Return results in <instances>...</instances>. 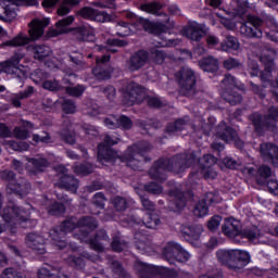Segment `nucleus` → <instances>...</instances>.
Wrapping results in <instances>:
<instances>
[{
    "label": "nucleus",
    "mask_w": 278,
    "mask_h": 278,
    "mask_svg": "<svg viewBox=\"0 0 278 278\" xmlns=\"http://www.w3.org/2000/svg\"><path fill=\"white\" fill-rule=\"evenodd\" d=\"M222 229L227 238H238L240 236L247 238L252 244H266L268 242V237L260 228L254 226L242 231V224L233 217L225 219Z\"/></svg>",
    "instance_id": "1"
},
{
    "label": "nucleus",
    "mask_w": 278,
    "mask_h": 278,
    "mask_svg": "<svg viewBox=\"0 0 278 278\" xmlns=\"http://www.w3.org/2000/svg\"><path fill=\"white\" fill-rule=\"evenodd\" d=\"M97 227V220L92 217H85L79 220L78 227L76 229H80L81 233L78 235L79 240L81 242H88L90 247L94 251H103V243H101V240H105V232L101 231V236H97L94 239H90L88 237V233L86 232L87 229H96Z\"/></svg>",
    "instance_id": "2"
},
{
    "label": "nucleus",
    "mask_w": 278,
    "mask_h": 278,
    "mask_svg": "<svg viewBox=\"0 0 278 278\" xmlns=\"http://www.w3.org/2000/svg\"><path fill=\"white\" fill-rule=\"evenodd\" d=\"M222 88H225V90L222 92V97L226 101H228L230 105H238V103L242 101V96H240V93H237V92L231 93L232 88H238V90H244V85L236 80L233 76L226 75L222 81Z\"/></svg>",
    "instance_id": "3"
},
{
    "label": "nucleus",
    "mask_w": 278,
    "mask_h": 278,
    "mask_svg": "<svg viewBox=\"0 0 278 278\" xmlns=\"http://www.w3.org/2000/svg\"><path fill=\"white\" fill-rule=\"evenodd\" d=\"M27 210H29V206L26 210L9 207L4 208L0 214L5 223H18L22 227L27 228L31 227V220L27 219V216H29Z\"/></svg>",
    "instance_id": "4"
},
{
    "label": "nucleus",
    "mask_w": 278,
    "mask_h": 278,
    "mask_svg": "<svg viewBox=\"0 0 278 278\" xmlns=\"http://www.w3.org/2000/svg\"><path fill=\"white\" fill-rule=\"evenodd\" d=\"M125 105H134V103H141L147 97V91L136 83H129L122 89Z\"/></svg>",
    "instance_id": "5"
},
{
    "label": "nucleus",
    "mask_w": 278,
    "mask_h": 278,
    "mask_svg": "<svg viewBox=\"0 0 278 278\" xmlns=\"http://www.w3.org/2000/svg\"><path fill=\"white\" fill-rule=\"evenodd\" d=\"M118 139H112L110 136H106L104 139V143H100L98 146V160L101 164H114L116 159L118 157V153L114 152V150L110 149L112 144H117Z\"/></svg>",
    "instance_id": "6"
},
{
    "label": "nucleus",
    "mask_w": 278,
    "mask_h": 278,
    "mask_svg": "<svg viewBox=\"0 0 278 278\" xmlns=\"http://www.w3.org/2000/svg\"><path fill=\"white\" fill-rule=\"evenodd\" d=\"M21 60H23V54H14L11 60L0 63V71L8 75H16L20 78L26 77L27 72L23 65H20Z\"/></svg>",
    "instance_id": "7"
},
{
    "label": "nucleus",
    "mask_w": 278,
    "mask_h": 278,
    "mask_svg": "<svg viewBox=\"0 0 278 278\" xmlns=\"http://www.w3.org/2000/svg\"><path fill=\"white\" fill-rule=\"evenodd\" d=\"M18 5H38L37 0H0V18H3V14L10 18L16 16V8Z\"/></svg>",
    "instance_id": "8"
},
{
    "label": "nucleus",
    "mask_w": 278,
    "mask_h": 278,
    "mask_svg": "<svg viewBox=\"0 0 278 278\" xmlns=\"http://www.w3.org/2000/svg\"><path fill=\"white\" fill-rule=\"evenodd\" d=\"M251 121L256 131H260V127H267V129L275 131V127H277V123H278V109L277 108L270 109L269 116L264 119L262 118V115L254 113L251 116Z\"/></svg>",
    "instance_id": "9"
},
{
    "label": "nucleus",
    "mask_w": 278,
    "mask_h": 278,
    "mask_svg": "<svg viewBox=\"0 0 278 278\" xmlns=\"http://www.w3.org/2000/svg\"><path fill=\"white\" fill-rule=\"evenodd\" d=\"M163 255L170 263H173V260L177 262H188L190 260V253L176 242H168L163 250Z\"/></svg>",
    "instance_id": "10"
},
{
    "label": "nucleus",
    "mask_w": 278,
    "mask_h": 278,
    "mask_svg": "<svg viewBox=\"0 0 278 278\" xmlns=\"http://www.w3.org/2000/svg\"><path fill=\"white\" fill-rule=\"evenodd\" d=\"M262 21L257 17H249V21L241 24L240 34L247 38H262V30L260 29Z\"/></svg>",
    "instance_id": "11"
},
{
    "label": "nucleus",
    "mask_w": 278,
    "mask_h": 278,
    "mask_svg": "<svg viewBox=\"0 0 278 278\" xmlns=\"http://www.w3.org/2000/svg\"><path fill=\"white\" fill-rule=\"evenodd\" d=\"M217 135L225 142H233V144L238 149H242V141L240 140V138H238V132H236V130L227 127V124H225V122H222L219 124V126L217 128Z\"/></svg>",
    "instance_id": "12"
},
{
    "label": "nucleus",
    "mask_w": 278,
    "mask_h": 278,
    "mask_svg": "<svg viewBox=\"0 0 278 278\" xmlns=\"http://www.w3.org/2000/svg\"><path fill=\"white\" fill-rule=\"evenodd\" d=\"M179 86L185 90H192L194 84H197V76L190 67H184L177 75Z\"/></svg>",
    "instance_id": "13"
},
{
    "label": "nucleus",
    "mask_w": 278,
    "mask_h": 278,
    "mask_svg": "<svg viewBox=\"0 0 278 278\" xmlns=\"http://www.w3.org/2000/svg\"><path fill=\"white\" fill-rule=\"evenodd\" d=\"M242 14V11L240 9H237L235 12H227L225 10H219V12H215V15L217 16L218 21L226 27V29L233 30L236 29V21L231 20V16L233 18H238Z\"/></svg>",
    "instance_id": "14"
},
{
    "label": "nucleus",
    "mask_w": 278,
    "mask_h": 278,
    "mask_svg": "<svg viewBox=\"0 0 278 278\" xmlns=\"http://www.w3.org/2000/svg\"><path fill=\"white\" fill-rule=\"evenodd\" d=\"M2 179H5L7 181H9L8 190H10L11 192H15V194H20V195L27 194V190H29V185L27 184L16 185V180L14 179V173L10 170H4L2 173Z\"/></svg>",
    "instance_id": "15"
},
{
    "label": "nucleus",
    "mask_w": 278,
    "mask_h": 278,
    "mask_svg": "<svg viewBox=\"0 0 278 278\" xmlns=\"http://www.w3.org/2000/svg\"><path fill=\"white\" fill-rule=\"evenodd\" d=\"M142 146L135 144L126 151V154L123 157H119L121 162H125L131 168H136V164L140 157H142Z\"/></svg>",
    "instance_id": "16"
},
{
    "label": "nucleus",
    "mask_w": 278,
    "mask_h": 278,
    "mask_svg": "<svg viewBox=\"0 0 278 278\" xmlns=\"http://www.w3.org/2000/svg\"><path fill=\"white\" fill-rule=\"evenodd\" d=\"M219 202H220V199L218 198V195L214 194L213 192L207 193L205 201H201L195 205L193 210L194 216H197L198 218H203V216H207V212H208L207 204L219 203Z\"/></svg>",
    "instance_id": "17"
},
{
    "label": "nucleus",
    "mask_w": 278,
    "mask_h": 278,
    "mask_svg": "<svg viewBox=\"0 0 278 278\" xmlns=\"http://www.w3.org/2000/svg\"><path fill=\"white\" fill-rule=\"evenodd\" d=\"M261 155L267 162H271L278 168V148L273 143H263L261 146Z\"/></svg>",
    "instance_id": "18"
},
{
    "label": "nucleus",
    "mask_w": 278,
    "mask_h": 278,
    "mask_svg": "<svg viewBox=\"0 0 278 278\" xmlns=\"http://www.w3.org/2000/svg\"><path fill=\"white\" fill-rule=\"evenodd\" d=\"M56 170L63 173L59 186L61 188H66V190H70V192H77V188H79V181H77L75 177L64 174L66 173V168H64V166H59Z\"/></svg>",
    "instance_id": "19"
},
{
    "label": "nucleus",
    "mask_w": 278,
    "mask_h": 278,
    "mask_svg": "<svg viewBox=\"0 0 278 278\" xmlns=\"http://www.w3.org/2000/svg\"><path fill=\"white\" fill-rule=\"evenodd\" d=\"M49 23L50 20L47 17H43L41 20H34L30 23V28L28 30L30 38L33 40H38V38H40V36L45 34V27H47Z\"/></svg>",
    "instance_id": "20"
},
{
    "label": "nucleus",
    "mask_w": 278,
    "mask_h": 278,
    "mask_svg": "<svg viewBox=\"0 0 278 278\" xmlns=\"http://www.w3.org/2000/svg\"><path fill=\"white\" fill-rule=\"evenodd\" d=\"M217 160L212 154H206L203 156V159L200 161V164L202 166V175L206 179H214L216 177V172H213L211 168L216 164Z\"/></svg>",
    "instance_id": "21"
},
{
    "label": "nucleus",
    "mask_w": 278,
    "mask_h": 278,
    "mask_svg": "<svg viewBox=\"0 0 278 278\" xmlns=\"http://www.w3.org/2000/svg\"><path fill=\"white\" fill-rule=\"evenodd\" d=\"M206 31L205 25L193 22L186 28L185 35L190 40H199L205 36Z\"/></svg>",
    "instance_id": "22"
},
{
    "label": "nucleus",
    "mask_w": 278,
    "mask_h": 278,
    "mask_svg": "<svg viewBox=\"0 0 278 278\" xmlns=\"http://www.w3.org/2000/svg\"><path fill=\"white\" fill-rule=\"evenodd\" d=\"M26 243L27 245L36 251L39 255H45V238L36 235V233H29L26 237Z\"/></svg>",
    "instance_id": "23"
},
{
    "label": "nucleus",
    "mask_w": 278,
    "mask_h": 278,
    "mask_svg": "<svg viewBox=\"0 0 278 278\" xmlns=\"http://www.w3.org/2000/svg\"><path fill=\"white\" fill-rule=\"evenodd\" d=\"M104 125L109 129H116V127H124V129H129L131 127V119L127 116H111L104 121Z\"/></svg>",
    "instance_id": "24"
},
{
    "label": "nucleus",
    "mask_w": 278,
    "mask_h": 278,
    "mask_svg": "<svg viewBox=\"0 0 278 278\" xmlns=\"http://www.w3.org/2000/svg\"><path fill=\"white\" fill-rule=\"evenodd\" d=\"M62 229L63 231L60 233L53 231L50 235L51 240L53 241L55 247H58L59 249H64V247H66V241L60 240V237L64 236V233L68 231H73V229H75V226L73 225V222H65L62 226Z\"/></svg>",
    "instance_id": "25"
},
{
    "label": "nucleus",
    "mask_w": 278,
    "mask_h": 278,
    "mask_svg": "<svg viewBox=\"0 0 278 278\" xmlns=\"http://www.w3.org/2000/svg\"><path fill=\"white\" fill-rule=\"evenodd\" d=\"M86 260H91V262H97V256H87L81 257V255L77 252L71 254L67 258V264L73 266L74 268H84L86 266Z\"/></svg>",
    "instance_id": "26"
},
{
    "label": "nucleus",
    "mask_w": 278,
    "mask_h": 278,
    "mask_svg": "<svg viewBox=\"0 0 278 278\" xmlns=\"http://www.w3.org/2000/svg\"><path fill=\"white\" fill-rule=\"evenodd\" d=\"M73 21H75V17L67 16L66 18L56 22V29L50 30L48 36L53 38L60 36V34H66L68 31V25H72Z\"/></svg>",
    "instance_id": "27"
},
{
    "label": "nucleus",
    "mask_w": 278,
    "mask_h": 278,
    "mask_svg": "<svg viewBox=\"0 0 278 278\" xmlns=\"http://www.w3.org/2000/svg\"><path fill=\"white\" fill-rule=\"evenodd\" d=\"M96 62L98 66L92 71L94 77L98 79H110V72L103 71L101 68V64H105V62H110V55H103L102 58H97Z\"/></svg>",
    "instance_id": "28"
},
{
    "label": "nucleus",
    "mask_w": 278,
    "mask_h": 278,
    "mask_svg": "<svg viewBox=\"0 0 278 278\" xmlns=\"http://www.w3.org/2000/svg\"><path fill=\"white\" fill-rule=\"evenodd\" d=\"M149 59V55L144 51H139L132 58L130 59V68L131 71H138V68H141V66H144L147 64V60Z\"/></svg>",
    "instance_id": "29"
},
{
    "label": "nucleus",
    "mask_w": 278,
    "mask_h": 278,
    "mask_svg": "<svg viewBox=\"0 0 278 278\" xmlns=\"http://www.w3.org/2000/svg\"><path fill=\"white\" fill-rule=\"evenodd\" d=\"M28 51H31L35 60H45L51 55V48L48 46H29Z\"/></svg>",
    "instance_id": "30"
},
{
    "label": "nucleus",
    "mask_w": 278,
    "mask_h": 278,
    "mask_svg": "<svg viewBox=\"0 0 278 278\" xmlns=\"http://www.w3.org/2000/svg\"><path fill=\"white\" fill-rule=\"evenodd\" d=\"M277 55V52L271 49H265L263 50L262 55L260 56L261 62L265 64L266 73H270V68H273V62Z\"/></svg>",
    "instance_id": "31"
},
{
    "label": "nucleus",
    "mask_w": 278,
    "mask_h": 278,
    "mask_svg": "<svg viewBox=\"0 0 278 278\" xmlns=\"http://www.w3.org/2000/svg\"><path fill=\"white\" fill-rule=\"evenodd\" d=\"M140 25H142L143 29L146 31H149L150 34H159L157 29H160V31L162 34H167L168 28L162 24L160 25H155L151 22H149V20H141L140 21Z\"/></svg>",
    "instance_id": "32"
},
{
    "label": "nucleus",
    "mask_w": 278,
    "mask_h": 278,
    "mask_svg": "<svg viewBox=\"0 0 278 278\" xmlns=\"http://www.w3.org/2000/svg\"><path fill=\"white\" fill-rule=\"evenodd\" d=\"M200 67L206 73H216L218 71V61L212 56L200 61Z\"/></svg>",
    "instance_id": "33"
},
{
    "label": "nucleus",
    "mask_w": 278,
    "mask_h": 278,
    "mask_svg": "<svg viewBox=\"0 0 278 278\" xmlns=\"http://www.w3.org/2000/svg\"><path fill=\"white\" fill-rule=\"evenodd\" d=\"M216 255L222 264H227L228 266L233 264V250H218Z\"/></svg>",
    "instance_id": "34"
},
{
    "label": "nucleus",
    "mask_w": 278,
    "mask_h": 278,
    "mask_svg": "<svg viewBox=\"0 0 278 278\" xmlns=\"http://www.w3.org/2000/svg\"><path fill=\"white\" fill-rule=\"evenodd\" d=\"M241 262V264H249L251 262V254L243 250H232V264Z\"/></svg>",
    "instance_id": "35"
},
{
    "label": "nucleus",
    "mask_w": 278,
    "mask_h": 278,
    "mask_svg": "<svg viewBox=\"0 0 278 278\" xmlns=\"http://www.w3.org/2000/svg\"><path fill=\"white\" fill-rule=\"evenodd\" d=\"M240 49V42L233 36H228L224 42H222V51H238Z\"/></svg>",
    "instance_id": "36"
},
{
    "label": "nucleus",
    "mask_w": 278,
    "mask_h": 278,
    "mask_svg": "<svg viewBox=\"0 0 278 278\" xmlns=\"http://www.w3.org/2000/svg\"><path fill=\"white\" fill-rule=\"evenodd\" d=\"M79 34L83 36V40L87 42H94L97 30H94L91 26H83L78 28Z\"/></svg>",
    "instance_id": "37"
},
{
    "label": "nucleus",
    "mask_w": 278,
    "mask_h": 278,
    "mask_svg": "<svg viewBox=\"0 0 278 278\" xmlns=\"http://www.w3.org/2000/svg\"><path fill=\"white\" fill-rule=\"evenodd\" d=\"M135 29V26L131 25V27L129 25H127V23L125 22H119L117 25H116V34L117 36H131L134 34V30Z\"/></svg>",
    "instance_id": "38"
},
{
    "label": "nucleus",
    "mask_w": 278,
    "mask_h": 278,
    "mask_svg": "<svg viewBox=\"0 0 278 278\" xmlns=\"http://www.w3.org/2000/svg\"><path fill=\"white\" fill-rule=\"evenodd\" d=\"M27 43H29V38L21 34L13 40L4 42L2 47H23Z\"/></svg>",
    "instance_id": "39"
},
{
    "label": "nucleus",
    "mask_w": 278,
    "mask_h": 278,
    "mask_svg": "<svg viewBox=\"0 0 278 278\" xmlns=\"http://www.w3.org/2000/svg\"><path fill=\"white\" fill-rule=\"evenodd\" d=\"M181 231L185 233V236L195 239L198 238L199 240V238H201V233L203 232V226H198V228L182 226Z\"/></svg>",
    "instance_id": "40"
},
{
    "label": "nucleus",
    "mask_w": 278,
    "mask_h": 278,
    "mask_svg": "<svg viewBox=\"0 0 278 278\" xmlns=\"http://www.w3.org/2000/svg\"><path fill=\"white\" fill-rule=\"evenodd\" d=\"M142 224L148 227V229H156L160 225V218L155 214H148L142 220Z\"/></svg>",
    "instance_id": "41"
},
{
    "label": "nucleus",
    "mask_w": 278,
    "mask_h": 278,
    "mask_svg": "<svg viewBox=\"0 0 278 278\" xmlns=\"http://www.w3.org/2000/svg\"><path fill=\"white\" fill-rule=\"evenodd\" d=\"M77 0H64L58 10L59 16H66V14L71 12V8H73V5H77Z\"/></svg>",
    "instance_id": "42"
},
{
    "label": "nucleus",
    "mask_w": 278,
    "mask_h": 278,
    "mask_svg": "<svg viewBox=\"0 0 278 278\" xmlns=\"http://www.w3.org/2000/svg\"><path fill=\"white\" fill-rule=\"evenodd\" d=\"M125 45H127V42L125 40L109 39L105 47H103V48L98 47V49L100 51H102V49H106V51H112L113 53H115L116 48H114V47H125Z\"/></svg>",
    "instance_id": "43"
},
{
    "label": "nucleus",
    "mask_w": 278,
    "mask_h": 278,
    "mask_svg": "<svg viewBox=\"0 0 278 278\" xmlns=\"http://www.w3.org/2000/svg\"><path fill=\"white\" fill-rule=\"evenodd\" d=\"M141 10L143 12H148V14H157V12L162 10V4H160L159 2H149L141 5Z\"/></svg>",
    "instance_id": "44"
},
{
    "label": "nucleus",
    "mask_w": 278,
    "mask_h": 278,
    "mask_svg": "<svg viewBox=\"0 0 278 278\" xmlns=\"http://www.w3.org/2000/svg\"><path fill=\"white\" fill-rule=\"evenodd\" d=\"M175 206H170V210L173 212H180V210H184L186 207V194H178L174 198Z\"/></svg>",
    "instance_id": "45"
},
{
    "label": "nucleus",
    "mask_w": 278,
    "mask_h": 278,
    "mask_svg": "<svg viewBox=\"0 0 278 278\" xmlns=\"http://www.w3.org/2000/svg\"><path fill=\"white\" fill-rule=\"evenodd\" d=\"M164 170H166V167H164V164L159 162L150 169V175L154 179H162V173H164Z\"/></svg>",
    "instance_id": "46"
},
{
    "label": "nucleus",
    "mask_w": 278,
    "mask_h": 278,
    "mask_svg": "<svg viewBox=\"0 0 278 278\" xmlns=\"http://www.w3.org/2000/svg\"><path fill=\"white\" fill-rule=\"evenodd\" d=\"M34 93V88L28 87L27 90L24 93H21L20 96L13 94L12 103L15 108H21V101L18 99H25Z\"/></svg>",
    "instance_id": "47"
},
{
    "label": "nucleus",
    "mask_w": 278,
    "mask_h": 278,
    "mask_svg": "<svg viewBox=\"0 0 278 278\" xmlns=\"http://www.w3.org/2000/svg\"><path fill=\"white\" fill-rule=\"evenodd\" d=\"M5 144L8 149H12L13 151H27L29 149V144L26 142L7 141Z\"/></svg>",
    "instance_id": "48"
},
{
    "label": "nucleus",
    "mask_w": 278,
    "mask_h": 278,
    "mask_svg": "<svg viewBox=\"0 0 278 278\" xmlns=\"http://www.w3.org/2000/svg\"><path fill=\"white\" fill-rule=\"evenodd\" d=\"M93 21H96L97 23H110V21H112V16H110V14H108L106 12L96 10Z\"/></svg>",
    "instance_id": "49"
},
{
    "label": "nucleus",
    "mask_w": 278,
    "mask_h": 278,
    "mask_svg": "<svg viewBox=\"0 0 278 278\" xmlns=\"http://www.w3.org/2000/svg\"><path fill=\"white\" fill-rule=\"evenodd\" d=\"M258 175L261 178L257 179V182L262 186L264 181H266V179H268V177H270L271 175L270 167L268 166L260 167Z\"/></svg>",
    "instance_id": "50"
},
{
    "label": "nucleus",
    "mask_w": 278,
    "mask_h": 278,
    "mask_svg": "<svg viewBox=\"0 0 278 278\" xmlns=\"http://www.w3.org/2000/svg\"><path fill=\"white\" fill-rule=\"evenodd\" d=\"M28 164H31L33 166H35V168L37 170H45V168H47V160L42 159V157H38V159H30L28 161Z\"/></svg>",
    "instance_id": "51"
},
{
    "label": "nucleus",
    "mask_w": 278,
    "mask_h": 278,
    "mask_svg": "<svg viewBox=\"0 0 278 278\" xmlns=\"http://www.w3.org/2000/svg\"><path fill=\"white\" fill-rule=\"evenodd\" d=\"M96 11H97V10H94V9H92V8L85 7V8H83V9L79 11V15H80L83 18H88L89 21H94Z\"/></svg>",
    "instance_id": "52"
},
{
    "label": "nucleus",
    "mask_w": 278,
    "mask_h": 278,
    "mask_svg": "<svg viewBox=\"0 0 278 278\" xmlns=\"http://www.w3.org/2000/svg\"><path fill=\"white\" fill-rule=\"evenodd\" d=\"M267 188L271 194L278 195V181L275 178L267 181ZM275 213L278 215V204L276 205Z\"/></svg>",
    "instance_id": "53"
},
{
    "label": "nucleus",
    "mask_w": 278,
    "mask_h": 278,
    "mask_svg": "<svg viewBox=\"0 0 278 278\" xmlns=\"http://www.w3.org/2000/svg\"><path fill=\"white\" fill-rule=\"evenodd\" d=\"M222 220H223V218H220V216H218V215L213 216L207 223V228L210 229V231H216V229H218V227H220Z\"/></svg>",
    "instance_id": "54"
},
{
    "label": "nucleus",
    "mask_w": 278,
    "mask_h": 278,
    "mask_svg": "<svg viewBox=\"0 0 278 278\" xmlns=\"http://www.w3.org/2000/svg\"><path fill=\"white\" fill-rule=\"evenodd\" d=\"M84 90H86V88L81 85L66 88L67 94H71L72 97H80V94H84Z\"/></svg>",
    "instance_id": "55"
},
{
    "label": "nucleus",
    "mask_w": 278,
    "mask_h": 278,
    "mask_svg": "<svg viewBox=\"0 0 278 278\" xmlns=\"http://www.w3.org/2000/svg\"><path fill=\"white\" fill-rule=\"evenodd\" d=\"M74 170L77 173V175H90V173H92V165L86 164L76 166Z\"/></svg>",
    "instance_id": "56"
},
{
    "label": "nucleus",
    "mask_w": 278,
    "mask_h": 278,
    "mask_svg": "<svg viewBox=\"0 0 278 278\" xmlns=\"http://www.w3.org/2000/svg\"><path fill=\"white\" fill-rule=\"evenodd\" d=\"M38 278H67V277L66 276L56 277L55 274H53L49 269L42 267L38 270Z\"/></svg>",
    "instance_id": "57"
},
{
    "label": "nucleus",
    "mask_w": 278,
    "mask_h": 278,
    "mask_svg": "<svg viewBox=\"0 0 278 278\" xmlns=\"http://www.w3.org/2000/svg\"><path fill=\"white\" fill-rule=\"evenodd\" d=\"M62 106L66 114H75V110H77V106H75V103L71 100H65Z\"/></svg>",
    "instance_id": "58"
},
{
    "label": "nucleus",
    "mask_w": 278,
    "mask_h": 278,
    "mask_svg": "<svg viewBox=\"0 0 278 278\" xmlns=\"http://www.w3.org/2000/svg\"><path fill=\"white\" fill-rule=\"evenodd\" d=\"M138 267L140 277H144L143 275H151V273H153V268L147 263H139Z\"/></svg>",
    "instance_id": "59"
},
{
    "label": "nucleus",
    "mask_w": 278,
    "mask_h": 278,
    "mask_svg": "<svg viewBox=\"0 0 278 278\" xmlns=\"http://www.w3.org/2000/svg\"><path fill=\"white\" fill-rule=\"evenodd\" d=\"M147 192H152V194H162V186L151 182L150 185L146 186Z\"/></svg>",
    "instance_id": "60"
},
{
    "label": "nucleus",
    "mask_w": 278,
    "mask_h": 278,
    "mask_svg": "<svg viewBox=\"0 0 278 278\" xmlns=\"http://www.w3.org/2000/svg\"><path fill=\"white\" fill-rule=\"evenodd\" d=\"M114 206L116 207V210L118 211H123V210H127V200L123 199V198H115L113 200Z\"/></svg>",
    "instance_id": "61"
},
{
    "label": "nucleus",
    "mask_w": 278,
    "mask_h": 278,
    "mask_svg": "<svg viewBox=\"0 0 278 278\" xmlns=\"http://www.w3.org/2000/svg\"><path fill=\"white\" fill-rule=\"evenodd\" d=\"M152 58H154V62H156V64H162L166 58V54L163 50L157 49L152 53Z\"/></svg>",
    "instance_id": "62"
},
{
    "label": "nucleus",
    "mask_w": 278,
    "mask_h": 278,
    "mask_svg": "<svg viewBox=\"0 0 278 278\" xmlns=\"http://www.w3.org/2000/svg\"><path fill=\"white\" fill-rule=\"evenodd\" d=\"M42 87L46 89V90H58L60 88V84L58 83V80H47V81H43L42 83Z\"/></svg>",
    "instance_id": "63"
},
{
    "label": "nucleus",
    "mask_w": 278,
    "mask_h": 278,
    "mask_svg": "<svg viewBox=\"0 0 278 278\" xmlns=\"http://www.w3.org/2000/svg\"><path fill=\"white\" fill-rule=\"evenodd\" d=\"M0 278H23L22 276H20L18 273L14 271V269L12 268H9V269H5Z\"/></svg>",
    "instance_id": "64"
}]
</instances>
